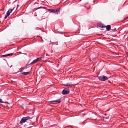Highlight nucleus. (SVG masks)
<instances>
[{
	"instance_id": "1",
	"label": "nucleus",
	"mask_w": 128,
	"mask_h": 128,
	"mask_svg": "<svg viewBox=\"0 0 128 128\" xmlns=\"http://www.w3.org/2000/svg\"><path fill=\"white\" fill-rule=\"evenodd\" d=\"M42 60V59L40 58H37L36 59L34 60L31 63H29V62L26 64V67L32 65L38 62L39 61Z\"/></svg>"
},
{
	"instance_id": "2",
	"label": "nucleus",
	"mask_w": 128,
	"mask_h": 128,
	"mask_svg": "<svg viewBox=\"0 0 128 128\" xmlns=\"http://www.w3.org/2000/svg\"><path fill=\"white\" fill-rule=\"evenodd\" d=\"M60 8H57L56 9H48V10L50 12H57L58 13V12H59Z\"/></svg>"
},
{
	"instance_id": "3",
	"label": "nucleus",
	"mask_w": 128,
	"mask_h": 128,
	"mask_svg": "<svg viewBox=\"0 0 128 128\" xmlns=\"http://www.w3.org/2000/svg\"><path fill=\"white\" fill-rule=\"evenodd\" d=\"M30 118L29 116L23 117L22 118L20 123L21 124L25 122L26 120Z\"/></svg>"
},
{
	"instance_id": "4",
	"label": "nucleus",
	"mask_w": 128,
	"mask_h": 128,
	"mask_svg": "<svg viewBox=\"0 0 128 128\" xmlns=\"http://www.w3.org/2000/svg\"><path fill=\"white\" fill-rule=\"evenodd\" d=\"M14 8L13 9L10 8L8 10L5 15L4 17L5 19H6L8 16H9L10 13L13 11Z\"/></svg>"
},
{
	"instance_id": "5",
	"label": "nucleus",
	"mask_w": 128,
	"mask_h": 128,
	"mask_svg": "<svg viewBox=\"0 0 128 128\" xmlns=\"http://www.w3.org/2000/svg\"><path fill=\"white\" fill-rule=\"evenodd\" d=\"M98 78L102 81H104L108 79V78L106 76H98Z\"/></svg>"
},
{
	"instance_id": "6",
	"label": "nucleus",
	"mask_w": 128,
	"mask_h": 128,
	"mask_svg": "<svg viewBox=\"0 0 128 128\" xmlns=\"http://www.w3.org/2000/svg\"><path fill=\"white\" fill-rule=\"evenodd\" d=\"M70 90L69 89L65 88L62 90V94L63 95H65L68 94Z\"/></svg>"
},
{
	"instance_id": "7",
	"label": "nucleus",
	"mask_w": 128,
	"mask_h": 128,
	"mask_svg": "<svg viewBox=\"0 0 128 128\" xmlns=\"http://www.w3.org/2000/svg\"><path fill=\"white\" fill-rule=\"evenodd\" d=\"M61 98H60L58 99V100H52L50 101V102H56V103H59L61 102Z\"/></svg>"
},
{
	"instance_id": "8",
	"label": "nucleus",
	"mask_w": 128,
	"mask_h": 128,
	"mask_svg": "<svg viewBox=\"0 0 128 128\" xmlns=\"http://www.w3.org/2000/svg\"><path fill=\"white\" fill-rule=\"evenodd\" d=\"M30 73V72H22L20 73L21 74H24V75H27L29 74Z\"/></svg>"
},
{
	"instance_id": "9",
	"label": "nucleus",
	"mask_w": 128,
	"mask_h": 128,
	"mask_svg": "<svg viewBox=\"0 0 128 128\" xmlns=\"http://www.w3.org/2000/svg\"><path fill=\"white\" fill-rule=\"evenodd\" d=\"M13 54V53H11L8 54H5L4 55H2L1 56L2 57H6L7 56H11Z\"/></svg>"
},
{
	"instance_id": "10",
	"label": "nucleus",
	"mask_w": 128,
	"mask_h": 128,
	"mask_svg": "<svg viewBox=\"0 0 128 128\" xmlns=\"http://www.w3.org/2000/svg\"><path fill=\"white\" fill-rule=\"evenodd\" d=\"M13 54V53H11L8 54H5L4 55H2L1 56L2 57H6L7 56H11Z\"/></svg>"
},
{
	"instance_id": "11",
	"label": "nucleus",
	"mask_w": 128,
	"mask_h": 128,
	"mask_svg": "<svg viewBox=\"0 0 128 128\" xmlns=\"http://www.w3.org/2000/svg\"><path fill=\"white\" fill-rule=\"evenodd\" d=\"M106 29L108 30H110L111 28L110 26V25H108L106 26H105Z\"/></svg>"
},
{
	"instance_id": "12",
	"label": "nucleus",
	"mask_w": 128,
	"mask_h": 128,
	"mask_svg": "<svg viewBox=\"0 0 128 128\" xmlns=\"http://www.w3.org/2000/svg\"><path fill=\"white\" fill-rule=\"evenodd\" d=\"M98 26L102 28L105 27V26H103V25L102 24H98Z\"/></svg>"
},
{
	"instance_id": "13",
	"label": "nucleus",
	"mask_w": 128,
	"mask_h": 128,
	"mask_svg": "<svg viewBox=\"0 0 128 128\" xmlns=\"http://www.w3.org/2000/svg\"><path fill=\"white\" fill-rule=\"evenodd\" d=\"M40 8H43V9H46V7H44L40 6L38 8L36 9V10H37L39 9Z\"/></svg>"
},
{
	"instance_id": "14",
	"label": "nucleus",
	"mask_w": 128,
	"mask_h": 128,
	"mask_svg": "<svg viewBox=\"0 0 128 128\" xmlns=\"http://www.w3.org/2000/svg\"><path fill=\"white\" fill-rule=\"evenodd\" d=\"M73 85L72 84H66V86L70 87L72 86H73Z\"/></svg>"
},
{
	"instance_id": "15",
	"label": "nucleus",
	"mask_w": 128,
	"mask_h": 128,
	"mask_svg": "<svg viewBox=\"0 0 128 128\" xmlns=\"http://www.w3.org/2000/svg\"><path fill=\"white\" fill-rule=\"evenodd\" d=\"M47 56V54H46V56H45V58H44V59H45L44 60H47L48 59V57H46V56Z\"/></svg>"
},
{
	"instance_id": "16",
	"label": "nucleus",
	"mask_w": 128,
	"mask_h": 128,
	"mask_svg": "<svg viewBox=\"0 0 128 128\" xmlns=\"http://www.w3.org/2000/svg\"><path fill=\"white\" fill-rule=\"evenodd\" d=\"M45 56H42V57L41 58L42 59V60H43L45 59L44 58H45Z\"/></svg>"
},
{
	"instance_id": "17",
	"label": "nucleus",
	"mask_w": 128,
	"mask_h": 128,
	"mask_svg": "<svg viewBox=\"0 0 128 128\" xmlns=\"http://www.w3.org/2000/svg\"><path fill=\"white\" fill-rule=\"evenodd\" d=\"M0 103H4V102L2 101V99L1 98H0Z\"/></svg>"
},
{
	"instance_id": "18",
	"label": "nucleus",
	"mask_w": 128,
	"mask_h": 128,
	"mask_svg": "<svg viewBox=\"0 0 128 128\" xmlns=\"http://www.w3.org/2000/svg\"><path fill=\"white\" fill-rule=\"evenodd\" d=\"M52 44H55L56 45H58V44L57 43V44H56V42H52Z\"/></svg>"
},
{
	"instance_id": "19",
	"label": "nucleus",
	"mask_w": 128,
	"mask_h": 128,
	"mask_svg": "<svg viewBox=\"0 0 128 128\" xmlns=\"http://www.w3.org/2000/svg\"><path fill=\"white\" fill-rule=\"evenodd\" d=\"M24 54L25 55H27L26 54V53H24V54Z\"/></svg>"
},
{
	"instance_id": "20",
	"label": "nucleus",
	"mask_w": 128,
	"mask_h": 128,
	"mask_svg": "<svg viewBox=\"0 0 128 128\" xmlns=\"http://www.w3.org/2000/svg\"><path fill=\"white\" fill-rule=\"evenodd\" d=\"M126 55L128 56V52L126 53Z\"/></svg>"
},
{
	"instance_id": "21",
	"label": "nucleus",
	"mask_w": 128,
	"mask_h": 128,
	"mask_svg": "<svg viewBox=\"0 0 128 128\" xmlns=\"http://www.w3.org/2000/svg\"><path fill=\"white\" fill-rule=\"evenodd\" d=\"M15 48L14 47V48Z\"/></svg>"
}]
</instances>
